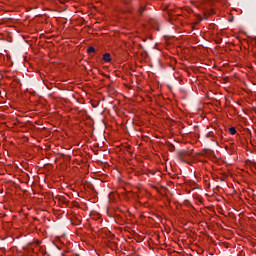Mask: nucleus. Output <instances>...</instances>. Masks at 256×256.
Here are the masks:
<instances>
[{"mask_svg":"<svg viewBox=\"0 0 256 256\" xmlns=\"http://www.w3.org/2000/svg\"><path fill=\"white\" fill-rule=\"evenodd\" d=\"M143 11H144L143 8H140V13H143Z\"/></svg>","mask_w":256,"mask_h":256,"instance_id":"39448f33","label":"nucleus"},{"mask_svg":"<svg viewBox=\"0 0 256 256\" xmlns=\"http://www.w3.org/2000/svg\"><path fill=\"white\" fill-rule=\"evenodd\" d=\"M88 53H95V48L93 46H90L88 48Z\"/></svg>","mask_w":256,"mask_h":256,"instance_id":"7ed1b4c3","label":"nucleus"},{"mask_svg":"<svg viewBox=\"0 0 256 256\" xmlns=\"http://www.w3.org/2000/svg\"><path fill=\"white\" fill-rule=\"evenodd\" d=\"M215 0H206V3H213Z\"/></svg>","mask_w":256,"mask_h":256,"instance_id":"20e7f679","label":"nucleus"},{"mask_svg":"<svg viewBox=\"0 0 256 256\" xmlns=\"http://www.w3.org/2000/svg\"><path fill=\"white\" fill-rule=\"evenodd\" d=\"M103 61H105V63H110V61H111V54H109V53L104 54Z\"/></svg>","mask_w":256,"mask_h":256,"instance_id":"f257e3e1","label":"nucleus"},{"mask_svg":"<svg viewBox=\"0 0 256 256\" xmlns=\"http://www.w3.org/2000/svg\"><path fill=\"white\" fill-rule=\"evenodd\" d=\"M229 133H230V135H235V133H237V129H235V127H230Z\"/></svg>","mask_w":256,"mask_h":256,"instance_id":"f03ea898","label":"nucleus"}]
</instances>
